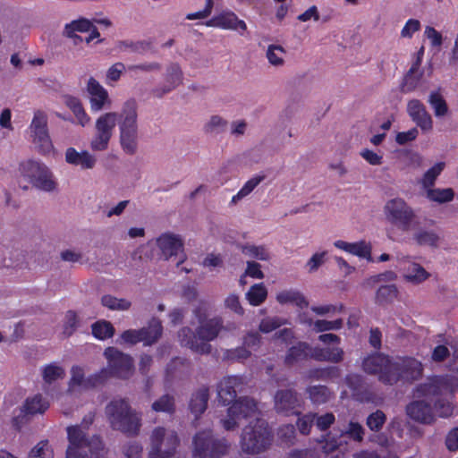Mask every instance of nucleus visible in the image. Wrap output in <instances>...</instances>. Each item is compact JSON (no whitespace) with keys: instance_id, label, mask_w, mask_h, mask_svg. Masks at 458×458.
I'll return each mask as SVG.
<instances>
[{"instance_id":"6ab92c4d","label":"nucleus","mask_w":458,"mask_h":458,"mask_svg":"<svg viewBox=\"0 0 458 458\" xmlns=\"http://www.w3.org/2000/svg\"><path fill=\"white\" fill-rule=\"evenodd\" d=\"M157 244L165 259L183 250V241L176 234L165 233L157 239Z\"/></svg>"},{"instance_id":"20e7f679","label":"nucleus","mask_w":458,"mask_h":458,"mask_svg":"<svg viewBox=\"0 0 458 458\" xmlns=\"http://www.w3.org/2000/svg\"><path fill=\"white\" fill-rule=\"evenodd\" d=\"M106 416L114 430L128 437H135L141 427V418L125 398L113 399L105 409Z\"/></svg>"},{"instance_id":"0e129e2a","label":"nucleus","mask_w":458,"mask_h":458,"mask_svg":"<svg viewBox=\"0 0 458 458\" xmlns=\"http://www.w3.org/2000/svg\"><path fill=\"white\" fill-rule=\"evenodd\" d=\"M436 412L439 417L442 418H448L453 414V405L450 402L444 400V399H438L435 404H434Z\"/></svg>"},{"instance_id":"9d476101","label":"nucleus","mask_w":458,"mask_h":458,"mask_svg":"<svg viewBox=\"0 0 458 458\" xmlns=\"http://www.w3.org/2000/svg\"><path fill=\"white\" fill-rule=\"evenodd\" d=\"M387 221L403 231L409 230L415 216L413 210L401 198L388 200L384 208Z\"/></svg>"},{"instance_id":"c03bdc74","label":"nucleus","mask_w":458,"mask_h":458,"mask_svg":"<svg viewBox=\"0 0 458 458\" xmlns=\"http://www.w3.org/2000/svg\"><path fill=\"white\" fill-rule=\"evenodd\" d=\"M340 377V369L330 366L321 369H315L310 371V377L317 380H328Z\"/></svg>"},{"instance_id":"864d4df0","label":"nucleus","mask_w":458,"mask_h":458,"mask_svg":"<svg viewBox=\"0 0 458 458\" xmlns=\"http://www.w3.org/2000/svg\"><path fill=\"white\" fill-rule=\"evenodd\" d=\"M418 127L424 132H428L432 131L433 129V120L429 113L425 108L423 111L420 113V114L416 115L411 119Z\"/></svg>"},{"instance_id":"8fccbe9b","label":"nucleus","mask_w":458,"mask_h":458,"mask_svg":"<svg viewBox=\"0 0 458 458\" xmlns=\"http://www.w3.org/2000/svg\"><path fill=\"white\" fill-rule=\"evenodd\" d=\"M110 377L109 370L107 369H101L99 371L89 376L84 384L86 388H94L103 385Z\"/></svg>"},{"instance_id":"72a5a7b5","label":"nucleus","mask_w":458,"mask_h":458,"mask_svg":"<svg viewBox=\"0 0 458 458\" xmlns=\"http://www.w3.org/2000/svg\"><path fill=\"white\" fill-rule=\"evenodd\" d=\"M43 166L44 164L42 163L28 160L20 165V171L21 175L32 184L36 178L39 176V174H42Z\"/></svg>"},{"instance_id":"6e6d98bb","label":"nucleus","mask_w":458,"mask_h":458,"mask_svg":"<svg viewBox=\"0 0 458 458\" xmlns=\"http://www.w3.org/2000/svg\"><path fill=\"white\" fill-rule=\"evenodd\" d=\"M343 327V319L337 318L333 321L318 319L314 323V329L317 332H326L330 330H338Z\"/></svg>"},{"instance_id":"c756f323","label":"nucleus","mask_w":458,"mask_h":458,"mask_svg":"<svg viewBox=\"0 0 458 458\" xmlns=\"http://www.w3.org/2000/svg\"><path fill=\"white\" fill-rule=\"evenodd\" d=\"M428 102L433 109L436 117H443L448 114V105L440 89L431 91Z\"/></svg>"},{"instance_id":"ea45409f","label":"nucleus","mask_w":458,"mask_h":458,"mask_svg":"<svg viewBox=\"0 0 458 458\" xmlns=\"http://www.w3.org/2000/svg\"><path fill=\"white\" fill-rule=\"evenodd\" d=\"M32 185L39 190L51 191L55 188V182L52 178L49 169L44 165L42 174L32 182Z\"/></svg>"},{"instance_id":"2eb2a0df","label":"nucleus","mask_w":458,"mask_h":458,"mask_svg":"<svg viewBox=\"0 0 458 458\" xmlns=\"http://www.w3.org/2000/svg\"><path fill=\"white\" fill-rule=\"evenodd\" d=\"M205 24L208 27H215L228 30L245 31L247 30L245 21L243 20H240L233 11L229 10L222 11L207 21Z\"/></svg>"},{"instance_id":"7c9ffc66","label":"nucleus","mask_w":458,"mask_h":458,"mask_svg":"<svg viewBox=\"0 0 458 458\" xmlns=\"http://www.w3.org/2000/svg\"><path fill=\"white\" fill-rule=\"evenodd\" d=\"M49 407V403L41 394H36L31 398H27L24 403V410L21 413L34 415L45 412Z\"/></svg>"},{"instance_id":"9b49d317","label":"nucleus","mask_w":458,"mask_h":458,"mask_svg":"<svg viewBox=\"0 0 458 458\" xmlns=\"http://www.w3.org/2000/svg\"><path fill=\"white\" fill-rule=\"evenodd\" d=\"M118 114L109 112L100 115L95 124L96 133L90 142L93 150L103 151L108 148V143L115 128Z\"/></svg>"},{"instance_id":"4be33fe9","label":"nucleus","mask_w":458,"mask_h":458,"mask_svg":"<svg viewBox=\"0 0 458 458\" xmlns=\"http://www.w3.org/2000/svg\"><path fill=\"white\" fill-rule=\"evenodd\" d=\"M310 344L306 342H298L287 350L284 362L286 366H293L298 361L310 358Z\"/></svg>"},{"instance_id":"4d7b16f0","label":"nucleus","mask_w":458,"mask_h":458,"mask_svg":"<svg viewBox=\"0 0 458 458\" xmlns=\"http://www.w3.org/2000/svg\"><path fill=\"white\" fill-rule=\"evenodd\" d=\"M284 50L281 46L270 45L267 51L268 62L273 65H281L284 63Z\"/></svg>"},{"instance_id":"f8f14e48","label":"nucleus","mask_w":458,"mask_h":458,"mask_svg":"<svg viewBox=\"0 0 458 458\" xmlns=\"http://www.w3.org/2000/svg\"><path fill=\"white\" fill-rule=\"evenodd\" d=\"M33 143L43 155L53 150V144L47 129V116L45 112L37 110L30 125Z\"/></svg>"},{"instance_id":"49530a36","label":"nucleus","mask_w":458,"mask_h":458,"mask_svg":"<svg viewBox=\"0 0 458 458\" xmlns=\"http://www.w3.org/2000/svg\"><path fill=\"white\" fill-rule=\"evenodd\" d=\"M264 179V175H255L248 180L237 194L232 198V202L236 203L237 200L248 196Z\"/></svg>"},{"instance_id":"7ed1b4c3","label":"nucleus","mask_w":458,"mask_h":458,"mask_svg":"<svg viewBox=\"0 0 458 458\" xmlns=\"http://www.w3.org/2000/svg\"><path fill=\"white\" fill-rule=\"evenodd\" d=\"M223 329V318L216 316L199 323L195 331L189 327H182L178 332V339L182 346L199 354H208L212 349L209 343L214 341Z\"/></svg>"},{"instance_id":"3c124183","label":"nucleus","mask_w":458,"mask_h":458,"mask_svg":"<svg viewBox=\"0 0 458 458\" xmlns=\"http://www.w3.org/2000/svg\"><path fill=\"white\" fill-rule=\"evenodd\" d=\"M386 420V414L381 410L369 414L367 418L366 424L371 431H379Z\"/></svg>"},{"instance_id":"680f3d73","label":"nucleus","mask_w":458,"mask_h":458,"mask_svg":"<svg viewBox=\"0 0 458 458\" xmlns=\"http://www.w3.org/2000/svg\"><path fill=\"white\" fill-rule=\"evenodd\" d=\"M277 434L282 443L293 445L295 438V428L292 424L282 426Z\"/></svg>"},{"instance_id":"79ce46f5","label":"nucleus","mask_w":458,"mask_h":458,"mask_svg":"<svg viewBox=\"0 0 458 458\" xmlns=\"http://www.w3.org/2000/svg\"><path fill=\"white\" fill-rule=\"evenodd\" d=\"M152 410L157 412H167L173 414L175 411V402L174 396L164 394L152 403Z\"/></svg>"},{"instance_id":"6e6552de","label":"nucleus","mask_w":458,"mask_h":458,"mask_svg":"<svg viewBox=\"0 0 458 458\" xmlns=\"http://www.w3.org/2000/svg\"><path fill=\"white\" fill-rule=\"evenodd\" d=\"M229 448L225 438H215L211 430L198 432L193 437V456L198 458H221Z\"/></svg>"},{"instance_id":"0eeeda50","label":"nucleus","mask_w":458,"mask_h":458,"mask_svg":"<svg viewBox=\"0 0 458 458\" xmlns=\"http://www.w3.org/2000/svg\"><path fill=\"white\" fill-rule=\"evenodd\" d=\"M69 445L66 451L89 454V458H98L104 449V443L98 435L88 437L81 426H69L66 428Z\"/></svg>"},{"instance_id":"774afa93","label":"nucleus","mask_w":458,"mask_h":458,"mask_svg":"<svg viewBox=\"0 0 458 458\" xmlns=\"http://www.w3.org/2000/svg\"><path fill=\"white\" fill-rule=\"evenodd\" d=\"M250 351L245 347H237L235 349L229 350L227 352L226 357L232 360L241 361L250 358Z\"/></svg>"},{"instance_id":"393cba45","label":"nucleus","mask_w":458,"mask_h":458,"mask_svg":"<svg viewBox=\"0 0 458 458\" xmlns=\"http://www.w3.org/2000/svg\"><path fill=\"white\" fill-rule=\"evenodd\" d=\"M335 247L360 258H370L371 248L364 241L358 242H347L337 240L334 242Z\"/></svg>"},{"instance_id":"e433bc0d","label":"nucleus","mask_w":458,"mask_h":458,"mask_svg":"<svg viewBox=\"0 0 458 458\" xmlns=\"http://www.w3.org/2000/svg\"><path fill=\"white\" fill-rule=\"evenodd\" d=\"M267 296V290L263 284H255L246 293V299L252 306H259Z\"/></svg>"},{"instance_id":"603ef678","label":"nucleus","mask_w":458,"mask_h":458,"mask_svg":"<svg viewBox=\"0 0 458 458\" xmlns=\"http://www.w3.org/2000/svg\"><path fill=\"white\" fill-rule=\"evenodd\" d=\"M79 318L75 311L68 310L65 314L63 334L65 336H71L79 327Z\"/></svg>"},{"instance_id":"5fc2aeb1","label":"nucleus","mask_w":458,"mask_h":458,"mask_svg":"<svg viewBox=\"0 0 458 458\" xmlns=\"http://www.w3.org/2000/svg\"><path fill=\"white\" fill-rule=\"evenodd\" d=\"M316 413L309 412L298 418L297 427L301 434L309 435L314 424Z\"/></svg>"},{"instance_id":"cd10ccee","label":"nucleus","mask_w":458,"mask_h":458,"mask_svg":"<svg viewBox=\"0 0 458 458\" xmlns=\"http://www.w3.org/2000/svg\"><path fill=\"white\" fill-rule=\"evenodd\" d=\"M418 396H438L444 392L438 376L429 377L427 382L420 384L416 387Z\"/></svg>"},{"instance_id":"37998d69","label":"nucleus","mask_w":458,"mask_h":458,"mask_svg":"<svg viewBox=\"0 0 458 458\" xmlns=\"http://www.w3.org/2000/svg\"><path fill=\"white\" fill-rule=\"evenodd\" d=\"M364 434V428L359 422L350 421L347 428L345 430H341L338 437H347L355 442H361L363 440Z\"/></svg>"},{"instance_id":"4c0bfd02","label":"nucleus","mask_w":458,"mask_h":458,"mask_svg":"<svg viewBox=\"0 0 458 458\" xmlns=\"http://www.w3.org/2000/svg\"><path fill=\"white\" fill-rule=\"evenodd\" d=\"M427 198L431 201L437 202L440 204L446 203L454 199V191L452 188L433 189L431 187L427 189Z\"/></svg>"},{"instance_id":"f257e3e1","label":"nucleus","mask_w":458,"mask_h":458,"mask_svg":"<svg viewBox=\"0 0 458 458\" xmlns=\"http://www.w3.org/2000/svg\"><path fill=\"white\" fill-rule=\"evenodd\" d=\"M362 370L385 386H392L399 382L411 383L420 377L422 364L412 357H390L382 352H373L363 358Z\"/></svg>"},{"instance_id":"a878e982","label":"nucleus","mask_w":458,"mask_h":458,"mask_svg":"<svg viewBox=\"0 0 458 458\" xmlns=\"http://www.w3.org/2000/svg\"><path fill=\"white\" fill-rule=\"evenodd\" d=\"M92 28V22L86 18H80L72 21L64 26V36L73 38L74 43L77 44L79 41H82V38L77 36L75 32H88Z\"/></svg>"},{"instance_id":"e2e57ef3","label":"nucleus","mask_w":458,"mask_h":458,"mask_svg":"<svg viewBox=\"0 0 458 458\" xmlns=\"http://www.w3.org/2000/svg\"><path fill=\"white\" fill-rule=\"evenodd\" d=\"M421 28L420 21L417 19H409L401 30V37L404 38H411L415 32Z\"/></svg>"},{"instance_id":"f704fd0d","label":"nucleus","mask_w":458,"mask_h":458,"mask_svg":"<svg viewBox=\"0 0 458 458\" xmlns=\"http://www.w3.org/2000/svg\"><path fill=\"white\" fill-rule=\"evenodd\" d=\"M92 335L99 340L111 338L114 335V327L111 322L98 320L91 325Z\"/></svg>"},{"instance_id":"69168bd1","label":"nucleus","mask_w":458,"mask_h":458,"mask_svg":"<svg viewBox=\"0 0 458 458\" xmlns=\"http://www.w3.org/2000/svg\"><path fill=\"white\" fill-rule=\"evenodd\" d=\"M226 124L227 123L225 120L222 119L218 115H214L207 123L205 130L208 132H220L225 129Z\"/></svg>"},{"instance_id":"bb28decb","label":"nucleus","mask_w":458,"mask_h":458,"mask_svg":"<svg viewBox=\"0 0 458 458\" xmlns=\"http://www.w3.org/2000/svg\"><path fill=\"white\" fill-rule=\"evenodd\" d=\"M140 330L144 344L151 345L161 337L163 327L159 319L152 318L148 327H142Z\"/></svg>"},{"instance_id":"aec40b11","label":"nucleus","mask_w":458,"mask_h":458,"mask_svg":"<svg viewBox=\"0 0 458 458\" xmlns=\"http://www.w3.org/2000/svg\"><path fill=\"white\" fill-rule=\"evenodd\" d=\"M344 350L338 346L319 347L311 346L310 359L317 361L340 363L344 360Z\"/></svg>"},{"instance_id":"338daca9","label":"nucleus","mask_w":458,"mask_h":458,"mask_svg":"<svg viewBox=\"0 0 458 458\" xmlns=\"http://www.w3.org/2000/svg\"><path fill=\"white\" fill-rule=\"evenodd\" d=\"M210 309V305L206 301H199L198 305L193 310V315L197 318L198 322H203L208 320V310Z\"/></svg>"},{"instance_id":"c85d7f7f","label":"nucleus","mask_w":458,"mask_h":458,"mask_svg":"<svg viewBox=\"0 0 458 458\" xmlns=\"http://www.w3.org/2000/svg\"><path fill=\"white\" fill-rule=\"evenodd\" d=\"M309 398L313 404L320 405L327 403L332 397L333 393L326 386H310L306 389Z\"/></svg>"},{"instance_id":"a18cd8bd","label":"nucleus","mask_w":458,"mask_h":458,"mask_svg":"<svg viewBox=\"0 0 458 458\" xmlns=\"http://www.w3.org/2000/svg\"><path fill=\"white\" fill-rule=\"evenodd\" d=\"M101 303L112 310H126L131 307V302L126 299H118L110 294L102 296Z\"/></svg>"},{"instance_id":"58836bf2","label":"nucleus","mask_w":458,"mask_h":458,"mask_svg":"<svg viewBox=\"0 0 458 458\" xmlns=\"http://www.w3.org/2000/svg\"><path fill=\"white\" fill-rule=\"evenodd\" d=\"M32 185L39 190L51 191L55 188V182L52 178L49 169L44 165L42 174L32 182Z\"/></svg>"},{"instance_id":"4468645a","label":"nucleus","mask_w":458,"mask_h":458,"mask_svg":"<svg viewBox=\"0 0 458 458\" xmlns=\"http://www.w3.org/2000/svg\"><path fill=\"white\" fill-rule=\"evenodd\" d=\"M275 410L277 413L286 416L300 415L301 401L298 393L293 389L277 390L275 397Z\"/></svg>"},{"instance_id":"052dcab7","label":"nucleus","mask_w":458,"mask_h":458,"mask_svg":"<svg viewBox=\"0 0 458 458\" xmlns=\"http://www.w3.org/2000/svg\"><path fill=\"white\" fill-rule=\"evenodd\" d=\"M335 421V417L333 412H327L323 415H318L316 413V418L314 424L320 431L327 430Z\"/></svg>"},{"instance_id":"a19ab883","label":"nucleus","mask_w":458,"mask_h":458,"mask_svg":"<svg viewBox=\"0 0 458 458\" xmlns=\"http://www.w3.org/2000/svg\"><path fill=\"white\" fill-rule=\"evenodd\" d=\"M445 166V162H437L425 172L420 181L426 190L434 186L437 178L440 175Z\"/></svg>"},{"instance_id":"f3484780","label":"nucleus","mask_w":458,"mask_h":458,"mask_svg":"<svg viewBox=\"0 0 458 458\" xmlns=\"http://www.w3.org/2000/svg\"><path fill=\"white\" fill-rule=\"evenodd\" d=\"M407 415L413 420L431 424L434 422V412L430 403L425 401H413L406 406Z\"/></svg>"},{"instance_id":"423d86ee","label":"nucleus","mask_w":458,"mask_h":458,"mask_svg":"<svg viewBox=\"0 0 458 458\" xmlns=\"http://www.w3.org/2000/svg\"><path fill=\"white\" fill-rule=\"evenodd\" d=\"M273 435L267 422L257 419L247 425L241 436V447L249 454H258L266 451L272 443Z\"/></svg>"},{"instance_id":"39448f33","label":"nucleus","mask_w":458,"mask_h":458,"mask_svg":"<svg viewBox=\"0 0 458 458\" xmlns=\"http://www.w3.org/2000/svg\"><path fill=\"white\" fill-rule=\"evenodd\" d=\"M138 104L134 98L128 99L119 114L120 142L124 152L132 155L138 147Z\"/></svg>"},{"instance_id":"a211bd4d","label":"nucleus","mask_w":458,"mask_h":458,"mask_svg":"<svg viewBox=\"0 0 458 458\" xmlns=\"http://www.w3.org/2000/svg\"><path fill=\"white\" fill-rule=\"evenodd\" d=\"M182 81V72L180 65L178 64H171L166 70L165 83L163 87L152 89V94L156 98H160L178 87Z\"/></svg>"},{"instance_id":"b1692460","label":"nucleus","mask_w":458,"mask_h":458,"mask_svg":"<svg viewBox=\"0 0 458 458\" xmlns=\"http://www.w3.org/2000/svg\"><path fill=\"white\" fill-rule=\"evenodd\" d=\"M67 163L81 165L83 169H89L95 165L96 159L88 151L79 153L74 148H68L65 153Z\"/></svg>"},{"instance_id":"c9c22d12","label":"nucleus","mask_w":458,"mask_h":458,"mask_svg":"<svg viewBox=\"0 0 458 458\" xmlns=\"http://www.w3.org/2000/svg\"><path fill=\"white\" fill-rule=\"evenodd\" d=\"M398 295V289L394 284L381 285L376 293V302L379 305L392 303Z\"/></svg>"},{"instance_id":"dca6fc26","label":"nucleus","mask_w":458,"mask_h":458,"mask_svg":"<svg viewBox=\"0 0 458 458\" xmlns=\"http://www.w3.org/2000/svg\"><path fill=\"white\" fill-rule=\"evenodd\" d=\"M87 91L89 92L90 109L92 112H99L110 105V99L107 90L93 77H90L87 83Z\"/></svg>"},{"instance_id":"09e8293b","label":"nucleus","mask_w":458,"mask_h":458,"mask_svg":"<svg viewBox=\"0 0 458 458\" xmlns=\"http://www.w3.org/2000/svg\"><path fill=\"white\" fill-rule=\"evenodd\" d=\"M438 378L441 382L444 392L454 393L458 390V369L450 374L440 375Z\"/></svg>"},{"instance_id":"1a4fd4ad","label":"nucleus","mask_w":458,"mask_h":458,"mask_svg":"<svg viewBox=\"0 0 458 458\" xmlns=\"http://www.w3.org/2000/svg\"><path fill=\"white\" fill-rule=\"evenodd\" d=\"M163 427L156 428L150 436L151 448L149 458H170L174 455L180 443L176 432L173 431L166 436Z\"/></svg>"},{"instance_id":"13d9d810","label":"nucleus","mask_w":458,"mask_h":458,"mask_svg":"<svg viewBox=\"0 0 458 458\" xmlns=\"http://www.w3.org/2000/svg\"><path fill=\"white\" fill-rule=\"evenodd\" d=\"M29 458H53V452L47 440L40 441L30 453Z\"/></svg>"},{"instance_id":"bf43d9fd","label":"nucleus","mask_w":458,"mask_h":458,"mask_svg":"<svg viewBox=\"0 0 458 458\" xmlns=\"http://www.w3.org/2000/svg\"><path fill=\"white\" fill-rule=\"evenodd\" d=\"M242 252L260 260L269 259V253L263 246L247 245L242 248Z\"/></svg>"},{"instance_id":"de8ad7c7","label":"nucleus","mask_w":458,"mask_h":458,"mask_svg":"<svg viewBox=\"0 0 458 458\" xmlns=\"http://www.w3.org/2000/svg\"><path fill=\"white\" fill-rule=\"evenodd\" d=\"M42 376L46 383L51 384L59 378L64 377L65 372L62 367L51 363L43 369Z\"/></svg>"},{"instance_id":"f03ea898","label":"nucleus","mask_w":458,"mask_h":458,"mask_svg":"<svg viewBox=\"0 0 458 458\" xmlns=\"http://www.w3.org/2000/svg\"><path fill=\"white\" fill-rule=\"evenodd\" d=\"M240 385L237 377H224L217 385V397L223 405H229L227 418L221 420L225 430H233L239 426L240 420L255 415L258 408L256 402L250 397L236 399V387Z\"/></svg>"},{"instance_id":"473e14b6","label":"nucleus","mask_w":458,"mask_h":458,"mask_svg":"<svg viewBox=\"0 0 458 458\" xmlns=\"http://www.w3.org/2000/svg\"><path fill=\"white\" fill-rule=\"evenodd\" d=\"M413 239L420 246L437 248L438 246L440 237L432 230L420 229L414 233Z\"/></svg>"},{"instance_id":"412c9836","label":"nucleus","mask_w":458,"mask_h":458,"mask_svg":"<svg viewBox=\"0 0 458 458\" xmlns=\"http://www.w3.org/2000/svg\"><path fill=\"white\" fill-rule=\"evenodd\" d=\"M208 400L209 388L208 386H201L192 393L189 402V409L196 420L207 410Z\"/></svg>"},{"instance_id":"2f4dec72","label":"nucleus","mask_w":458,"mask_h":458,"mask_svg":"<svg viewBox=\"0 0 458 458\" xmlns=\"http://www.w3.org/2000/svg\"><path fill=\"white\" fill-rule=\"evenodd\" d=\"M420 65V59L416 60L409 69L408 72L405 74L403 78V81L401 85V89L403 92H411L416 89L420 80L421 75L415 76Z\"/></svg>"},{"instance_id":"5701e85b","label":"nucleus","mask_w":458,"mask_h":458,"mask_svg":"<svg viewBox=\"0 0 458 458\" xmlns=\"http://www.w3.org/2000/svg\"><path fill=\"white\" fill-rule=\"evenodd\" d=\"M403 278L413 284H419L430 276L422 266L415 262H403Z\"/></svg>"},{"instance_id":"ddd939ff","label":"nucleus","mask_w":458,"mask_h":458,"mask_svg":"<svg viewBox=\"0 0 458 458\" xmlns=\"http://www.w3.org/2000/svg\"><path fill=\"white\" fill-rule=\"evenodd\" d=\"M105 357L107 360V369L110 377L121 379L129 378L133 372V360L129 354H125L114 347L106 349Z\"/></svg>"}]
</instances>
